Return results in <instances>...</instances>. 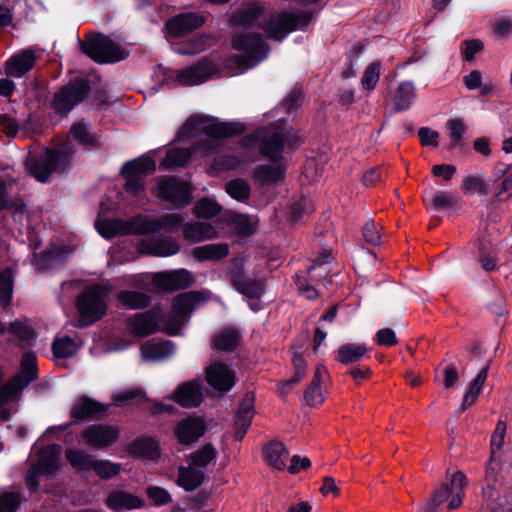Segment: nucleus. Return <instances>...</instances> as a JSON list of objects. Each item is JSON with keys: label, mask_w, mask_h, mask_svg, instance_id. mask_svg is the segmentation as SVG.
<instances>
[{"label": "nucleus", "mask_w": 512, "mask_h": 512, "mask_svg": "<svg viewBox=\"0 0 512 512\" xmlns=\"http://www.w3.org/2000/svg\"><path fill=\"white\" fill-rule=\"evenodd\" d=\"M265 8L260 4H249L235 12L230 23L233 26L244 27L246 29L257 27L266 32L268 38L281 42L286 36L296 30L304 31L312 21V14L307 11H298L296 13L284 11L276 17H271L264 24L258 23V20L264 15Z\"/></svg>", "instance_id": "f257e3e1"}, {"label": "nucleus", "mask_w": 512, "mask_h": 512, "mask_svg": "<svg viewBox=\"0 0 512 512\" xmlns=\"http://www.w3.org/2000/svg\"><path fill=\"white\" fill-rule=\"evenodd\" d=\"M231 46L234 50L243 52L231 56V61L239 68L246 70L261 63L270 52L269 45L257 32H234L231 36Z\"/></svg>", "instance_id": "f03ea898"}, {"label": "nucleus", "mask_w": 512, "mask_h": 512, "mask_svg": "<svg viewBox=\"0 0 512 512\" xmlns=\"http://www.w3.org/2000/svg\"><path fill=\"white\" fill-rule=\"evenodd\" d=\"M105 295V288L99 284L90 285L79 293L75 301L79 314L77 327L90 326L104 317L107 311Z\"/></svg>", "instance_id": "7ed1b4c3"}, {"label": "nucleus", "mask_w": 512, "mask_h": 512, "mask_svg": "<svg viewBox=\"0 0 512 512\" xmlns=\"http://www.w3.org/2000/svg\"><path fill=\"white\" fill-rule=\"evenodd\" d=\"M79 45L81 52L98 64L117 63L129 55L126 49L103 33L85 41L79 40Z\"/></svg>", "instance_id": "20e7f679"}, {"label": "nucleus", "mask_w": 512, "mask_h": 512, "mask_svg": "<svg viewBox=\"0 0 512 512\" xmlns=\"http://www.w3.org/2000/svg\"><path fill=\"white\" fill-rule=\"evenodd\" d=\"M32 380V355L27 351L21 359L20 372L0 389V419H7L16 410L20 391Z\"/></svg>", "instance_id": "39448f33"}, {"label": "nucleus", "mask_w": 512, "mask_h": 512, "mask_svg": "<svg viewBox=\"0 0 512 512\" xmlns=\"http://www.w3.org/2000/svg\"><path fill=\"white\" fill-rule=\"evenodd\" d=\"M73 154V148L67 143L57 148H47L40 160L34 159V179L46 183L52 173L68 172Z\"/></svg>", "instance_id": "423d86ee"}, {"label": "nucleus", "mask_w": 512, "mask_h": 512, "mask_svg": "<svg viewBox=\"0 0 512 512\" xmlns=\"http://www.w3.org/2000/svg\"><path fill=\"white\" fill-rule=\"evenodd\" d=\"M91 90V81L87 77H75L54 94L52 108L57 114L67 115L89 97Z\"/></svg>", "instance_id": "0eeeda50"}, {"label": "nucleus", "mask_w": 512, "mask_h": 512, "mask_svg": "<svg viewBox=\"0 0 512 512\" xmlns=\"http://www.w3.org/2000/svg\"><path fill=\"white\" fill-rule=\"evenodd\" d=\"M194 188L177 176H162L156 184V196L163 202L171 204L173 209H183L193 200Z\"/></svg>", "instance_id": "6e6552de"}, {"label": "nucleus", "mask_w": 512, "mask_h": 512, "mask_svg": "<svg viewBox=\"0 0 512 512\" xmlns=\"http://www.w3.org/2000/svg\"><path fill=\"white\" fill-rule=\"evenodd\" d=\"M245 131L246 126L241 122L213 121L202 127L201 132L207 136V139L199 140L195 148L205 154H213L218 151L221 140L240 136Z\"/></svg>", "instance_id": "1a4fd4ad"}, {"label": "nucleus", "mask_w": 512, "mask_h": 512, "mask_svg": "<svg viewBox=\"0 0 512 512\" xmlns=\"http://www.w3.org/2000/svg\"><path fill=\"white\" fill-rule=\"evenodd\" d=\"M110 404L101 403L86 395L78 397L70 411L71 423L61 427V430L67 429L71 424L85 420H99L105 418L108 414Z\"/></svg>", "instance_id": "9d476101"}, {"label": "nucleus", "mask_w": 512, "mask_h": 512, "mask_svg": "<svg viewBox=\"0 0 512 512\" xmlns=\"http://www.w3.org/2000/svg\"><path fill=\"white\" fill-rule=\"evenodd\" d=\"M205 21L200 13L182 12L166 20L164 31L169 38H181L201 28Z\"/></svg>", "instance_id": "9b49d317"}, {"label": "nucleus", "mask_w": 512, "mask_h": 512, "mask_svg": "<svg viewBox=\"0 0 512 512\" xmlns=\"http://www.w3.org/2000/svg\"><path fill=\"white\" fill-rule=\"evenodd\" d=\"M217 72V67L213 61L208 57H202L195 64L179 70L177 82L181 86L200 85L211 79Z\"/></svg>", "instance_id": "f8f14e48"}, {"label": "nucleus", "mask_w": 512, "mask_h": 512, "mask_svg": "<svg viewBox=\"0 0 512 512\" xmlns=\"http://www.w3.org/2000/svg\"><path fill=\"white\" fill-rule=\"evenodd\" d=\"M41 242L34 234V268L38 272H50L60 269L67 261L70 250L67 246L48 248L39 255L35 253Z\"/></svg>", "instance_id": "ddd939ff"}, {"label": "nucleus", "mask_w": 512, "mask_h": 512, "mask_svg": "<svg viewBox=\"0 0 512 512\" xmlns=\"http://www.w3.org/2000/svg\"><path fill=\"white\" fill-rule=\"evenodd\" d=\"M196 279L192 272L181 268L171 271L158 272L153 277L154 286L165 292H174L191 287Z\"/></svg>", "instance_id": "4468645a"}, {"label": "nucleus", "mask_w": 512, "mask_h": 512, "mask_svg": "<svg viewBox=\"0 0 512 512\" xmlns=\"http://www.w3.org/2000/svg\"><path fill=\"white\" fill-rule=\"evenodd\" d=\"M259 139V152L262 156L274 163H278L280 160H282L284 151V126H269L262 132Z\"/></svg>", "instance_id": "2eb2a0df"}, {"label": "nucleus", "mask_w": 512, "mask_h": 512, "mask_svg": "<svg viewBox=\"0 0 512 512\" xmlns=\"http://www.w3.org/2000/svg\"><path fill=\"white\" fill-rule=\"evenodd\" d=\"M95 227L103 238L109 240L116 236L140 235L139 214L127 220L114 218L96 221Z\"/></svg>", "instance_id": "dca6fc26"}, {"label": "nucleus", "mask_w": 512, "mask_h": 512, "mask_svg": "<svg viewBox=\"0 0 512 512\" xmlns=\"http://www.w3.org/2000/svg\"><path fill=\"white\" fill-rule=\"evenodd\" d=\"M81 435L91 448L105 449L116 443L119 430L109 424H92L84 429Z\"/></svg>", "instance_id": "f3484780"}, {"label": "nucleus", "mask_w": 512, "mask_h": 512, "mask_svg": "<svg viewBox=\"0 0 512 512\" xmlns=\"http://www.w3.org/2000/svg\"><path fill=\"white\" fill-rule=\"evenodd\" d=\"M255 393L246 391L239 403L238 410L234 417V440L241 441L251 426L255 415Z\"/></svg>", "instance_id": "a211bd4d"}, {"label": "nucleus", "mask_w": 512, "mask_h": 512, "mask_svg": "<svg viewBox=\"0 0 512 512\" xmlns=\"http://www.w3.org/2000/svg\"><path fill=\"white\" fill-rule=\"evenodd\" d=\"M207 431V425L201 417H188L176 425L174 435L179 444L189 446L197 442Z\"/></svg>", "instance_id": "6ab92c4d"}, {"label": "nucleus", "mask_w": 512, "mask_h": 512, "mask_svg": "<svg viewBox=\"0 0 512 512\" xmlns=\"http://www.w3.org/2000/svg\"><path fill=\"white\" fill-rule=\"evenodd\" d=\"M236 380V372L224 363H214L206 369L207 383L218 392H229Z\"/></svg>", "instance_id": "aec40b11"}, {"label": "nucleus", "mask_w": 512, "mask_h": 512, "mask_svg": "<svg viewBox=\"0 0 512 512\" xmlns=\"http://www.w3.org/2000/svg\"><path fill=\"white\" fill-rule=\"evenodd\" d=\"M230 276L233 287L249 299H259L265 292L262 280L245 278L243 265L235 264L234 268L230 271Z\"/></svg>", "instance_id": "412c9836"}, {"label": "nucleus", "mask_w": 512, "mask_h": 512, "mask_svg": "<svg viewBox=\"0 0 512 512\" xmlns=\"http://www.w3.org/2000/svg\"><path fill=\"white\" fill-rule=\"evenodd\" d=\"M128 454L141 460L157 461L162 454L159 441L153 436H140L126 446Z\"/></svg>", "instance_id": "4be33fe9"}, {"label": "nucleus", "mask_w": 512, "mask_h": 512, "mask_svg": "<svg viewBox=\"0 0 512 512\" xmlns=\"http://www.w3.org/2000/svg\"><path fill=\"white\" fill-rule=\"evenodd\" d=\"M179 243L171 237H163L160 239L146 238L138 243V251L140 254L155 257H169L179 252Z\"/></svg>", "instance_id": "5701e85b"}, {"label": "nucleus", "mask_w": 512, "mask_h": 512, "mask_svg": "<svg viewBox=\"0 0 512 512\" xmlns=\"http://www.w3.org/2000/svg\"><path fill=\"white\" fill-rule=\"evenodd\" d=\"M128 327L133 335L147 337L159 331L157 307L136 313L128 319Z\"/></svg>", "instance_id": "b1692460"}, {"label": "nucleus", "mask_w": 512, "mask_h": 512, "mask_svg": "<svg viewBox=\"0 0 512 512\" xmlns=\"http://www.w3.org/2000/svg\"><path fill=\"white\" fill-rule=\"evenodd\" d=\"M210 298L208 290H193L176 295L172 301V310L179 317H186L198 305L207 302Z\"/></svg>", "instance_id": "393cba45"}, {"label": "nucleus", "mask_w": 512, "mask_h": 512, "mask_svg": "<svg viewBox=\"0 0 512 512\" xmlns=\"http://www.w3.org/2000/svg\"><path fill=\"white\" fill-rule=\"evenodd\" d=\"M183 408H196L203 402L201 384L197 380H190L180 384L170 397Z\"/></svg>", "instance_id": "a878e982"}, {"label": "nucleus", "mask_w": 512, "mask_h": 512, "mask_svg": "<svg viewBox=\"0 0 512 512\" xmlns=\"http://www.w3.org/2000/svg\"><path fill=\"white\" fill-rule=\"evenodd\" d=\"M183 220V217L176 213L165 214L157 219L139 214L140 235L157 233L164 228L177 229Z\"/></svg>", "instance_id": "bb28decb"}, {"label": "nucleus", "mask_w": 512, "mask_h": 512, "mask_svg": "<svg viewBox=\"0 0 512 512\" xmlns=\"http://www.w3.org/2000/svg\"><path fill=\"white\" fill-rule=\"evenodd\" d=\"M106 505L115 512L123 510L140 509L145 505L144 500L127 491H112L106 499Z\"/></svg>", "instance_id": "cd10ccee"}, {"label": "nucleus", "mask_w": 512, "mask_h": 512, "mask_svg": "<svg viewBox=\"0 0 512 512\" xmlns=\"http://www.w3.org/2000/svg\"><path fill=\"white\" fill-rule=\"evenodd\" d=\"M286 169L283 165L273 164H260L253 169V179L261 186L271 184H278L285 179Z\"/></svg>", "instance_id": "c85d7f7f"}, {"label": "nucleus", "mask_w": 512, "mask_h": 512, "mask_svg": "<svg viewBox=\"0 0 512 512\" xmlns=\"http://www.w3.org/2000/svg\"><path fill=\"white\" fill-rule=\"evenodd\" d=\"M156 171L155 160L147 155H142L123 164L120 169L121 176H133L145 178Z\"/></svg>", "instance_id": "c756f323"}, {"label": "nucleus", "mask_w": 512, "mask_h": 512, "mask_svg": "<svg viewBox=\"0 0 512 512\" xmlns=\"http://www.w3.org/2000/svg\"><path fill=\"white\" fill-rule=\"evenodd\" d=\"M176 484L186 492H192L199 488L205 481V473L192 466H179Z\"/></svg>", "instance_id": "7c9ffc66"}, {"label": "nucleus", "mask_w": 512, "mask_h": 512, "mask_svg": "<svg viewBox=\"0 0 512 512\" xmlns=\"http://www.w3.org/2000/svg\"><path fill=\"white\" fill-rule=\"evenodd\" d=\"M265 461L274 469L282 471L286 467L289 451L283 442L272 440L263 447Z\"/></svg>", "instance_id": "2f4dec72"}, {"label": "nucleus", "mask_w": 512, "mask_h": 512, "mask_svg": "<svg viewBox=\"0 0 512 512\" xmlns=\"http://www.w3.org/2000/svg\"><path fill=\"white\" fill-rule=\"evenodd\" d=\"M32 69V51L23 50L11 56L5 64V74L20 78Z\"/></svg>", "instance_id": "473e14b6"}, {"label": "nucleus", "mask_w": 512, "mask_h": 512, "mask_svg": "<svg viewBox=\"0 0 512 512\" xmlns=\"http://www.w3.org/2000/svg\"><path fill=\"white\" fill-rule=\"evenodd\" d=\"M422 200L428 210L443 211L452 208L456 203V197L448 191H423Z\"/></svg>", "instance_id": "72a5a7b5"}, {"label": "nucleus", "mask_w": 512, "mask_h": 512, "mask_svg": "<svg viewBox=\"0 0 512 512\" xmlns=\"http://www.w3.org/2000/svg\"><path fill=\"white\" fill-rule=\"evenodd\" d=\"M369 357L365 344L346 343L335 351V360L343 365H352Z\"/></svg>", "instance_id": "f704fd0d"}, {"label": "nucleus", "mask_w": 512, "mask_h": 512, "mask_svg": "<svg viewBox=\"0 0 512 512\" xmlns=\"http://www.w3.org/2000/svg\"><path fill=\"white\" fill-rule=\"evenodd\" d=\"M416 96V88L412 81L400 82L393 95L395 112L399 113L409 110Z\"/></svg>", "instance_id": "c9c22d12"}, {"label": "nucleus", "mask_w": 512, "mask_h": 512, "mask_svg": "<svg viewBox=\"0 0 512 512\" xmlns=\"http://www.w3.org/2000/svg\"><path fill=\"white\" fill-rule=\"evenodd\" d=\"M241 333L232 327H226L215 334L212 339L214 349L223 352H233L240 345Z\"/></svg>", "instance_id": "e433bc0d"}, {"label": "nucleus", "mask_w": 512, "mask_h": 512, "mask_svg": "<svg viewBox=\"0 0 512 512\" xmlns=\"http://www.w3.org/2000/svg\"><path fill=\"white\" fill-rule=\"evenodd\" d=\"M217 234L215 228L207 222H192L183 225V236L191 242L213 239Z\"/></svg>", "instance_id": "4c0bfd02"}, {"label": "nucleus", "mask_w": 512, "mask_h": 512, "mask_svg": "<svg viewBox=\"0 0 512 512\" xmlns=\"http://www.w3.org/2000/svg\"><path fill=\"white\" fill-rule=\"evenodd\" d=\"M229 246L226 243L207 244L194 247L192 256L198 261H219L227 257Z\"/></svg>", "instance_id": "58836bf2"}, {"label": "nucleus", "mask_w": 512, "mask_h": 512, "mask_svg": "<svg viewBox=\"0 0 512 512\" xmlns=\"http://www.w3.org/2000/svg\"><path fill=\"white\" fill-rule=\"evenodd\" d=\"M174 343L163 340L157 343H146L141 348L144 359L150 361H162L168 359L174 353Z\"/></svg>", "instance_id": "ea45409f"}, {"label": "nucleus", "mask_w": 512, "mask_h": 512, "mask_svg": "<svg viewBox=\"0 0 512 512\" xmlns=\"http://www.w3.org/2000/svg\"><path fill=\"white\" fill-rule=\"evenodd\" d=\"M192 157V153L186 148H171L159 163L162 171L185 167Z\"/></svg>", "instance_id": "a19ab883"}, {"label": "nucleus", "mask_w": 512, "mask_h": 512, "mask_svg": "<svg viewBox=\"0 0 512 512\" xmlns=\"http://www.w3.org/2000/svg\"><path fill=\"white\" fill-rule=\"evenodd\" d=\"M208 36L199 34L192 39L171 44L172 50L179 55L192 56L204 51L208 46Z\"/></svg>", "instance_id": "79ce46f5"}, {"label": "nucleus", "mask_w": 512, "mask_h": 512, "mask_svg": "<svg viewBox=\"0 0 512 512\" xmlns=\"http://www.w3.org/2000/svg\"><path fill=\"white\" fill-rule=\"evenodd\" d=\"M118 300L124 307L138 310L150 306L152 297L142 291L122 290L118 293Z\"/></svg>", "instance_id": "37998d69"}, {"label": "nucleus", "mask_w": 512, "mask_h": 512, "mask_svg": "<svg viewBox=\"0 0 512 512\" xmlns=\"http://www.w3.org/2000/svg\"><path fill=\"white\" fill-rule=\"evenodd\" d=\"M227 223L238 236L250 237L255 233V228L248 215L230 212L227 215Z\"/></svg>", "instance_id": "c03bdc74"}, {"label": "nucleus", "mask_w": 512, "mask_h": 512, "mask_svg": "<svg viewBox=\"0 0 512 512\" xmlns=\"http://www.w3.org/2000/svg\"><path fill=\"white\" fill-rule=\"evenodd\" d=\"M217 457V450L212 443H206L199 450L191 453L187 456L190 461V465L196 468H205Z\"/></svg>", "instance_id": "a18cd8bd"}, {"label": "nucleus", "mask_w": 512, "mask_h": 512, "mask_svg": "<svg viewBox=\"0 0 512 512\" xmlns=\"http://www.w3.org/2000/svg\"><path fill=\"white\" fill-rule=\"evenodd\" d=\"M221 210L222 206L217 201L203 197L195 203L193 214L198 219H211L220 214Z\"/></svg>", "instance_id": "49530a36"}, {"label": "nucleus", "mask_w": 512, "mask_h": 512, "mask_svg": "<svg viewBox=\"0 0 512 512\" xmlns=\"http://www.w3.org/2000/svg\"><path fill=\"white\" fill-rule=\"evenodd\" d=\"M60 452L61 446L58 444H52L43 451L41 456V468L43 473L53 475L59 470Z\"/></svg>", "instance_id": "de8ad7c7"}, {"label": "nucleus", "mask_w": 512, "mask_h": 512, "mask_svg": "<svg viewBox=\"0 0 512 512\" xmlns=\"http://www.w3.org/2000/svg\"><path fill=\"white\" fill-rule=\"evenodd\" d=\"M78 345L70 336L55 338L52 343V353L56 358L66 359L78 352Z\"/></svg>", "instance_id": "09e8293b"}, {"label": "nucleus", "mask_w": 512, "mask_h": 512, "mask_svg": "<svg viewBox=\"0 0 512 512\" xmlns=\"http://www.w3.org/2000/svg\"><path fill=\"white\" fill-rule=\"evenodd\" d=\"M446 127L449 131L450 145L449 149H455L463 140L468 131V126L463 118H452L447 120Z\"/></svg>", "instance_id": "8fccbe9b"}, {"label": "nucleus", "mask_w": 512, "mask_h": 512, "mask_svg": "<svg viewBox=\"0 0 512 512\" xmlns=\"http://www.w3.org/2000/svg\"><path fill=\"white\" fill-rule=\"evenodd\" d=\"M157 316L159 318V330L161 329L168 335L178 334L183 317L177 316L174 312H163L159 307H157Z\"/></svg>", "instance_id": "3c124183"}, {"label": "nucleus", "mask_w": 512, "mask_h": 512, "mask_svg": "<svg viewBox=\"0 0 512 512\" xmlns=\"http://www.w3.org/2000/svg\"><path fill=\"white\" fill-rule=\"evenodd\" d=\"M70 132L79 144L84 146H95L97 144V138L90 131V124L85 121H79L74 123Z\"/></svg>", "instance_id": "603ef678"}, {"label": "nucleus", "mask_w": 512, "mask_h": 512, "mask_svg": "<svg viewBox=\"0 0 512 512\" xmlns=\"http://www.w3.org/2000/svg\"><path fill=\"white\" fill-rule=\"evenodd\" d=\"M461 191L469 196L478 193L480 196H486L489 193V184L480 176L468 175L463 179Z\"/></svg>", "instance_id": "864d4df0"}, {"label": "nucleus", "mask_w": 512, "mask_h": 512, "mask_svg": "<svg viewBox=\"0 0 512 512\" xmlns=\"http://www.w3.org/2000/svg\"><path fill=\"white\" fill-rule=\"evenodd\" d=\"M66 459L73 468L80 471L92 470L95 460L92 455L75 449L66 450Z\"/></svg>", "instance_id": "5fc2aeb1"}, {"label": "nucleus", "mask_w": 512, "mask_h": 512, "mask_svg": "<svg viewBox=\"0 0 512 512\" xmlns=\"http://www.w3.org/2000/svg\"><path fill=\"white\" fill-rule=\"evenodd\" d=\"M226 193L231 198L243 202L250 197L251 187L246 180L235 178L226 184Z\"/></svg>", "instance_id": "6e6d98bb"}, {"label": "nucleus", "mask_w": 512, "mask_h": 512, "mask_svg": "<svg viewBox=\"0 0 512 512\" xmlns=\"http://www.w3.org/2000/svg\"><path fill=\"white\" fill-rule=\"evenodd\" d=\"M9 332L15 336L17 344L20 347H29L31 342V326L29 320L26 319L25 321H14L9 327Z\"/></svg>", "instance_id": "4d7b16f0"}, {"label": "nucleus", "mask_w": 512, "mask_h": 512, "mask_svg": "<svg viewBox=\"0 0 512 512\" xmlns=\"http://www.w3.org/2000/svg\"><path fill=\"white\" fill-rule=\"evenodd\" d=\"M210 120L214 119L209 116H190L177 131L176 140L180 141L183 138L189 137L197 130L201 131V124L207 123Z\"/></svg>", "instance_id": "13d9d810"}, {"label": "nucleus", "mask_w": 512, "mask_h": 512, "mask_svg": "<svg viewBox=\"0 0 512 512\" xmlns=\"http://www.w3.org/2000/svg\"><path fill=\"white\" fill-rule=\"evenodd\" d=\"M92 470H94L99 478L103 480H109L120 473L121 464L112 462L110 460L95 459Z\"/></svg>", "instance_id": "bf43d9fd"}, {"label": "nucleus", "mask_w": 512, "mask_h": 512, "mask_svg": "<svg viewBox=\"0 0 512 512\" xmlns=\"http://www.w3.org/2000/svg\"><path fill=\"white\" fill-rule=\"evenodd\" d=\"M381 74V63L380 61H374L370 63L364 70L361 85L364 90H374Z\"/></svg>", "instance_id": "052dcab7"}, {"label": "nucleus", "mask_w": 512, "mask_h": 512, "mask_svg": "<svg viewBox=\"0 0 512 512\" xmlns=\"http://www.w3.org/2000/svg\"><path fill=\"white\" fill-rule=\"evenodd\" d=\"M13 276L10 269L0 272V303L7 306L12 298Z\"/></svg>", "instance_id": "680f3d73"}, {"label": "nucleus", "mask_w": 512, "mask_h": 512, "mask_svg": "<svg viewBox=\"0 0 512 512\" xmlns=\"http://www.w3.org/2000/svg\"><path fill=\"white\" fill-rule=\"evenodd\" d=\"M451 493L447 483H442L433 493L423 512H436L437 508L444 503Z\"/></svg>", "instance_id": "e2e57ef3"}, {"label": "nucleus", "mask_w": 512, "mask_h": 512, "mask_svg": "<svg viewBox=\"0 0 512 512\" xmlns=\"http://www.w3.org/2000/svg\"><path fill=\"white\" fill-rule=\"evenodd\" d=\"M23 501L18 491H9L0 494V512H15Z\"/></svg>", "instance_id": "0e129e2a"}, {"label": "nucleus", "mask_w": 512, "mask_h": 512, "mask_svg": "<svg viewBox=\"0 0 512 512\" xmlns=\"http://www.w3.org/2000/svg\"><path fill=\"white\" fill-rule=\"evenodd\" d=\"M506 429V422L503 420H499L490 439L491 459L497 452L501 451V449L503 448Z\"/></svg>", "instance_id": "69168bd1"}, {"label": "nucleus", "mask_w": 512, "mask_h": 512, "mask_svg": "<svg viewBox=\"0 0 512 512\" xmlns=\"http://www.w3.org/2000/svg\"><path fill=\"white\" fill-rule=\"evenodd\" d=\"M146 494L155 506H163L172 502L169 491L160 486H148Z\"/></svg>", "instance_id": "338daca9"}, {"label": "nucleus", "mask_w": 512, "mask_h": 512, "mask_svg": "<svg viewBox=\"0 0 512 512\" xmlns=\"http://www.w3.org/2000/svg\"><path fill=\"white\" fill-rule=\"evenodd\" d=\"M146 394L141 389H130L113 396L114 404L118 407H125L132 404L135 399H144Z\"/></svg>", "instance_id": "774afa93"}]
</instances>
